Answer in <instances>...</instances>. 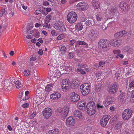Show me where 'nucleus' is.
Returning <instances> with one entry per match:
<instances>
[{
	"mask_svg": "<svg viewBox=\"0 0 134 134\" xmlns=\"http://www.w3.org/2000/svg\"><path fill=\"white\" fill-rule=\"evenodd\" d=\"M53 87V84L51 83L49 84L46 86L45 87L46 91L49 92L51 91Z\"/></svg>",
	"mask_w": 134,
	"mask_h": 134,
	"instance_id": "32",
	"label": "nucleus"
},
{
	"mask_svg": "<svg viewBox=\"0 0 134 134\" xmlns=\"http://www.w3.org/2000/svg\"><path fill=\"white\" fill-rule=\"evenodd\" d=\"M120 7L122 10L124 11H126L128 9L127 4L125 2H121Z\"/></svg>",
	"mask_w": 134,
	"mask_h": 134,
	"instance_id": "21",
	"label": "nucleus"
},
{
	"mask_svg": "<svg viewBox=\"0 0 134 134\" xmlns=\"http://www.w3.org/2000/svg\"><path fill=\"white\" fill-rule=\"evenodd\" d=\"M9 82L10 83V84H12V83L13 82L14 80V78L13 77H11L9 79Z\"/></svg>",
	"mask_w": 134,
	"mask_h": 134,
	"instance_id": "58",
	"label": "nucleus"
},
{
	"mask_svg": "<svg viewBox=\"0 0 134 134\" xmlns=\"http://www.w3.org/2000/svg\"><path fill=\"white\" fill-rule=\"evenodd\" d=\"M21 5L23 8L24 10H26L27 9V6L25 4H21Z\"/></svg>",
	"mask_w": 134,
	"mask_h": 134,
	"instance_id": "63",
	"label": "nucleus"
},
{
	"mask_svg": "<svg viewBox=\"0 0 134 134\" xmlns=\"http://www.w3.org/2000/svg\"><path fill=\"white\" fill-rule=\"evenodd\" d=\"M78 43L80 45H85L86 47H88V44L83 41H78Z\"/></svg>",
	"mask_w": 134,
	"mask_h": 134,
	"instance_id": "40",
	"label": "nucleus"
},
{
	"mask_svg": "<svg viewBox=\"0 0 134 134\" xmlns=\"http://www.w3.org/2000/svg\"><path fill=\"white\" fill-rule=\"evenodd\" d=\"M122 41L118 37L111 40L109 42V43L111 46L113 47H118L120 46L122 43Z\"/></svg>",
	"mask_w": 134,
	"mask_h": 134,
	"instance_id": "9",
	"label": "nucleus"
},
{
	"mask_svg": "<svg viewBox=\"0 0 134 134\" xmlns=\"http://www.w3.org/2000/svg\"><path fill=\"white\" fill-rule=\"evenodd\" d=\"M92 21L91 20H87L86 21L85 23L86 25H92Z\"/></svg>",
	"mask_w": 134,
	"mask_h": 134,
	"instance_id": "47",
	"label": "nucleus"
},
{
	"mask_svg": "<svg viewBox=\"0 0 134 134\" xmlns=\"http://www.w3.org/2000/svg\"><path fill=\"white\" fill-rule=\"evenodd\" d=\"M120 70H118V71L115 74V76L116 77L118 78V77H119L120 75H121V74L120 73Z\"/></svg>",
	"mask_w": 134,
	"mask_h": 134,
	"instance_id": "51",
	"label": "nucleus"
},
{
	"mask_svg": "<svg viewBox=\"0 0 134 134\" xmlns=\"http://www.w3.org/2000/svg\"><path fill=\"white\" fill-rule=\"evenodd\" d=\"M98 34V32L97 30L93 29L90 31L89 36L91 39H93L97 37Z\"/></svg>",
	"mask_w": 134,
	"mask_h": 134,
	"instance_id": "16",
	"label": "nucleus"
},
{
	"mask_svg": "<svg viewBox=\"0 0 134 134\" xmlns=\"http://www.w3.org/2000/svg\"><path fill=\"white\" fill-rule=\"evenodd\" d=\"M73 115L75 117L81 119L82 118V113L81 112L78 110H76L73 113Z\"/></svg>",
	"mask_w": 134,
	"mask_h": 134,
	"instance_id": "22",
	"label": "nucleus"
},
{
	"mask_svg": "<svg viewBox=\"0 0 134 134\" xmlns=\"http://www.w3.org/2000/svg\"><path fill=\"white\" fill-rule=\"evenodd\" d=\"M5 12V10L4 9H3L2 10H0V17H2Z\"/></svg>",
	"mask_w": 134,
	"mask_h": 134,
	"instance_id": "52",
	"label": "nucleus"
},
{
	"mask_svg": "<svg viewBox=\"0 0 134 134\" xmlns=\"http://www.w3.org/2000/svg\"><path fill=\"white\" fill-rule=\"evenodd\" d=\"M113 53L115 54H119L121 53L119 49L114 50L113 51Z\"/></svg>",
	"mask_w": 134,
	"mask_h": 134,
	"instance_id": "48",
	"label": "nucleus"
},
{
	"mask_svg": "<svg viewBox=\"0 0 134 134\" xmlns=\"http://www.w3.org/2000/svg\"><path fill=\"white\" fill-rule=\"evenodd\" d=\"M9 79H6L4 81V85L5 87H7V88L11 86V85H10V83L9 82Z\"/></svg>",
	"mask_w": 134,
	"mask_h": 134,
	"instance_id": "34",
	"label": "nucleus"
},
{
	"mask_svg": "<svg viewBox=\"0 0 134 134\" xmlns=\"http://www.w3.org/2000/svg\"><path fill=\"white\" fill-rule=\"evenodd\" d=\"M116 10L114 8H111L109 14H107V15H110L113 16L114 15V14L115 13Z\"/></svg>",
	"mask_w": 134,
	"mask_h": 134,
	"instance_id": "39",
	"label": "nucleus"
},
{
	"mask_svg": "<svg viewBox=\"0 0 134 134\" xmlns=\"http://www.w3.org/2000/svg\"><path fill=\"white\" fill-rule=\"evenodd\" d=\"M29 93V92L28 91H27L25 92V94L26 96L23 98V100H26L29 98V97L28 96V95Z\"/></svg>",
	"mask_w": 134,
	"mask_h": 134,
	"instance_id": "41",
	"label": "nucleus"
},
{
	"mask_svg": "<svg viewBox=\"0 0 134 134\" xmlns=\"http://www.w3.org/2000/svg\"><path fill=\"white\" fill-rule=\"evenodd\" d=\"M132 113V110L131 109L129 108L125 109L122 112V118L124 120H127L131 118Z\"/></svg>",
	"mask_w": 134,
	"mask_h": 134,
	"instance_id": "4",
	"label": "nucleus"
},
{
	"mask_svg": "<svg viewBox=\"0 0 134 134\" xmlns=\"http://www.w3.org/2000/svg\"><path fill=\"white\" fill-rule=\"evenodd\" d=\"M51 34L53 36H55L57 35L56 34L55 31V30H52L51 32Z\"/></svg>",
	"mask_w": 134,
	"mask_h": 134,
	"instance_id": "64",
	"label": "nucleus"
},
{
	"mask_svg": "<svg viewBox=\"0 0 134 134\" xmlns=\"http://www.w3.org/2000/svg\"><path fill=\"white\" fill-rule=\"evenodd\" d=\"M70 100L72 102H74L78 101L80 98V96L74 92H72L70 94Z\"/></svg>",
	"mask_w": 134,
	"mask_h": 134,
	"instance_id": "13",
	"label": "nucleus"
},
{
	"mask_svg": "<svg viewBox=\"0 0 134 134\" xmlns=\"http://www.w3.org/2000/svg\"><path fill=\"white\" fill-rule=\"evenodd\" d=\"M51 16L50 15L47 16L46 18L45 23L49 22L51 19Z\"/></svg>",
	"mask_w": 134,
	"mask_h": 134,
	"instance_id": "43",
	"label": "nucleus"
},
{
	"mask_svg": "<svg viewBox=\"0 0 134 134\" xmlns=\"http://www.w3.org/2000/svg\"><path fill=\"white\" fill-rule=\"evenodd\" d=\"M95 109H88L87 110V114L90 115H91L94 114L95 113Z\"/></svg>",
	"mask_w": 134,
	"mask_h": 134,
	"instance_id": "30",
	"label": "nucleus"
},
{
	"mask_svg": "<svg viewBox=\"0 0 134 134\" xmlns=\"http://www.w3.org/2000/svg\"><path fill=\"white\" fill-rule=\"evenodd\" d=\"M24 73L25 76H28L30 74V72L29 70H26L24 71Z\"/></svg>",
	"mask_w": 134,
	"mask_h": 134,
	"instance_id": "45",
	"label": "nucleus"
},
{
	"mask_svg": "<svg viewBox=\"0 0 134 134\" xmlns=\"http://www.w3.org/2000/svg\"><path fill=\"white\" fill-rule=\"evenodd\" d=\"M36 112H33L30 116V119H32L34 118V116L36 115Z\"/></svg>",
	"mask_w": 134,
	"mask_h": 134,
	"instance_id": "56",
	"label": "nucleus"
},
{
	"mask_svg": "<svg viewBox=\"0 0 134 134\" xmlns=\"http://www.w3.org/2000/svg\"><path fill=\"white\" fill-rule=\"evenodd\" d=\"M90 107H93V108L94 107H96L95 104L94 102H90L87 104L86 108H89Z\"/></svg>",
	"mask_w": 134,
	"mask_h": 134,
	"instance_id": "35",
	"label": "nucleus"
},
{
	"mask_svg": "<svg viewBox=\"0 0 134 134\" xmlns=\"http://www.w3.org/2000/svg\"><path fill=\"white\" fill-rule=\"evenodd\" d=\"M59 130L57 128H55L52 130H50L48 132V134H58Z\"/></svg>",
	"mask_w": 134,
	"mask_h": 134,
	"instance_id": "26",
	"label": "nucleus"
},
{
	"mask_svg": "<svg viewBox=\"0 0 134 134\" xmlns=\"http://www.w3.org/2000/svg\"><path fill=\"white\" fill-rule=\"evenodd\" d=\"M69 111V108L68 106H65L62 109L59 117L61 118H64L68 115Z\"/></svg>",
	"mask_w": 134,
	"mask_h": 134,
	"instance_id": "14",
	"label": "nucleus"
},
{
	"mask_svg": "<svg viewBox=\"0 0 134 134\" xmlns=\"http://www.w3.org/2000/svg\"><path fill=\"white\" fill-rule=\"evenodd\" d=\"M36 60V58L35 57H32L30 58V61H35Z\"/></svg>",
	"mask_w": 134,
	"mask_h": 134,
	"instance_id": "61",
	"label": "nucleus"
},
{
	"mask_svg": "<svg viewBox=\"0 0 134 134\" xmlns=\"http://www.w3.org/2000/svg\"><path fill=\"white\" fill-rule=\"evenodd\" d=\"M77 16L76 13L73 12H70L68 14L67 17L68 21L70 24L75 22L77 20Z\"/></svg>",
	"mask_w": 134,
	"mask_h": 134,
	"instance_id": "3",
	"label": "nucleus"
},
{
	"mask_svg": "<svg viewBox=\"0 0 134 134\" xmlns=\"http://www.w3.org/2000/svg\"><path fill=\"white\" fill-rule=\"evenodd\" d=\"M41 13V11L39 10H37L35 12V14L36 15H38L39 14Z\"/></svg>",
	"mask_w": 134,
	"mask_h": 134,
	"instance_id": "53",
	"label": "nucleus"
},
{
	"mask_svg": "<svg viewBox=\"0 0 134 134\" xmlns=\"http://www.w3.org/2000/svg\"><path fill=\"white\" fill-rule=\"evenodd\" d=\"M74 56V53L72 52H71L69 53L68 57L69 59H71L73 58Z\"/></svg>",
	"mask_w": 134,
	"mask_h": 134,
	"instance_id": "46",
	"label": "nucleus"
},
{
	"mask_svg": "<svg viewBox=\"0 0 134 134\" xmlns=\"http://www.w3.org/2000/svg\"><path fill=\"white\" fill-rule=\"evenodd\" d=\"M63 66V70L65 69L66 71H69L70 70L72 69V68L71 66H70V65H67L66 64H64Z\"/></svg>",
	"mask_w": 134,
	"mask_h": 134,
	"instance_id": "31",
	"label": "nucleus"
},
{
	"mask_svg": "<svg viewBox=\"0 0 134 134\" xmlns=\"http://www.w3.org/2000/svg\"><path fill=\"white\" fill-rule=\"evenodd\" d=\"M78 66L80 68H77L76 70L82 74H85V71L87 72L89 71V69L86 68V66L84 64H79Z\"/></svg>",
	"mask_w": 134,
	"mask_h": 134,
	"instance_id": "10",
	"label": "nucleus"
},
{
	"mask_svg": "<svg viewBox=\"0 0 134 134\" xmlns=\"http://www.w3.org/2000/svg\"><path fill=\"white\" fill-rule=\"evenodd\" d=\"M130 94V101L131 102H133L134 101V90L131 92Z\"/></svg>",
	"mask_w": 134,
	"mask_h": 134,
	"instance_id": "38",
	"label": "nucleus"
},
{
	"mask_svg": "<svg viewBox=\"0 0 134 134\" xmlns=\"http://www.w3.org/2000/svg\"><path fill=\"white\" fill-rule=\"evenodd\" d=\"M97 107L98 109H102L103 107V105H101L100 103H98L97 104Z\"/></svg>",
	"mask_w": 134,
	"mask_h": 134,
	"instance_id": "55",
	"label": "nucleus"
},
{
	"mask_svg": "<svg viewBox=\"0 0 134 134\" xmlns=\"http://www.w3.org/2000/svg\"><path fill=\"white\" fill-rule=\"evenodd\" d=\"M110 118V116L109 115H105L103 116L100 121L101 125L102 126H105L107 125L108 120Z\"/></svg>",
	"mask_w": 134,
	"mask_h": 134,
	"instance_id": "15",
	"label": "nucleus"
},
{
	"mask_svg": "<svg viewBox=\"0 0 134 134\" xmlns=\"http://www.w3.org/2000/svg\"><path fill=\"white\" fill-rule=\"evenodd\" d=\"M64 37L65 36L64 34H60L57 37V39L58 40H60L64 38Z\"/></svg>",
	"mask_w": 134,
	"mask_h": 134,
	"instance_id": "44",
	"label": "nucleus"
},
{
	"mask_svg": "<svg viewBox=\"0 0 134 134\" xmlns=\"http://www.w3.org/2000/svg\"><path fill=\"white\" fill-rule=\"evenodd\" d=\"M125 92H122L120 94L118 97V100L119 101L122 103L124 100L125 97Z\"/></svg>",
	"mask_w": 134,
	"mask_h": 134,
	"instance_id": "27",
	"label": "nucleus"
},
{
	"mask_svg": "<svg viewBox=\"0 0 134 134\" xmlns=\"http://www.w3.org/2000/svg\"><path fill=\"white\" fill-rule=\"evenodd\" d=\"M62 109L60 107H59L55 111V114L56 115L59 116L61 113L62 112Z\"/></svg>",
	"mask_w": 134,
	"mask_h": 134,
	"instance_id": "33",
	"label": "nucleus"
},
{
	"mask_svg": "<svg viewBox=\"0 0 134 134\" xmlns=\"http://www.w3.org/2000/svg\"><path fill=\"white\" fill-rule=\"evenodd\" d=\"M125 34V31H120L116 33L114 35V37L115 38L121 37L124 35Z\"/></svg>",
	"mask_w": 134,
	"mask_h": 134,
	"instance_id": "25",
	"label": "nucleus"
},
{
	"mask_svg": "<svg viewBox=\"0 0 134 134\" xmlns=\"http://www.w3.org/2000/svg\"><path fill=\"white\" fill-rule=\"evenodd\" d=\"M109 101H110V104L112 103L114 101V98L113 97H107Z\"/></svg>",
	"mask_w": 134,
	"mask_h": 134,
	"instance_id": "42",
	"label": "nucleus"
},
{
	"mask_svg": "<svg viewBox=\"0 0 134 134\" xmlns=\"http://www.w3.org/2000/svg\"><path fill=\"white\" fill-rule=\"evenodd\" d=\"M15 84L16 87L17 88H20L22 86L21 82L19 80L15 81Z\"/></svg>",
	"mask_w": 134,
	"mask_h": 134,
	"instance_id": "29",
	"label": "nucleus"
},
{
	"mask_svg": "<svg viewBox=\"0 0 134 134\" xmlns=\"http://www.w3.org/2000/svg\"><path fill=\"white\" fill-rule=\"evenodd\" d=\"M107 42L106 39H102L99 41L98 43V47L99 49L103 51L107 50Z\"/></svg>",
	"mask_w": 134,
	"mask_h": 134,
	"instance_id": "1",
	"label": "nucleus"
},
{
	"mask_svg": "<svg viewBox=\"0 0 134 134\" xmlns=\"http://www.w3.org/2000/svg\"><path fill=\"white\" fill-rule=\"evenodd\" d=\"M80 84V82L77 80H75L73 81L71 83V85L72 87L74 88H76L79 86Z\"/></svg>",
	"mask_w": 134,
	"mask_h": 134,
	"instance_id": "24",
	"label": "nucleus"
},
{
	"mask_svg": "<svg viewBox=\"0 0 134 134\" xmlns=\"http://www.w3.org/2000/svg\"><path fill=\"white\" fill-rule=\"evenodd\" d=\"M91 87V84L85 83L80 86V88L81 90V92L83 96L88 94L90 91Z\"/></svg>",
	"mask_w": 134,
	"mask_h": 134,
	"instance_id": "2",
	"label": "nucleus"
},
{
	"mask_svg": "<svg viewBox=\"0 0 134 134\" xmlns=\"http://www.w3.org/2000/svg\"><path fill=\"white\" fill-rule=\"evenodd\" d=\"M66 124L67 126L71 127L75 125V121L72 116H70L66 119Z\"/></svg>",
	"mask_w": 134,
	"mask_h": 134,
	"instance_id": "12",
	"label": "nucleus"
},
{
	"mask_svg": "<svg viewBox=\"0 0 134 134\" xmlns=\"http://www.w3.org/2000/svg\"><path fill=\"white\" fill-rule=\"evenodd\" d=\"M61 94L58 92H54L51 94L50 96L51 99H52L57 100L60 98Z\"/></svg>",
	"mask_w": 134,
	"mask_h": 134,
	"instance_id": "19",
	"label": "nucleus"
},
{
	"mask_svg": "<svg viewBox=\"0 0 134 134\" xmlns=\"http://www.w3.org/2000/svg\"><path fill=\"white\" fill-rule=\"evenodd\" d=\"M82 16V18L81 19V21L82 22L85 21L86 20V17L83 14Z\"/></svg>",
	"mask_w": 134,
	"mask_h": 134,
	"instance_id": "54",
	"label": "nucleus"
},
{
	"mask_svg": "<svg viewBox=\"0 0 134 134\" xmlns=\"http://www.w3.org/2000/svg\"><path fill=\"white\" fill-rule=\"evenodd\" d=\"M40 89H42V88H38L37 89L36 91V94L38 95L39 96V97H40V96L41 95V91H40Z\"/></svg>",
	"mask_w": 134,
	"mask_h": 134,
	"instance_id": "50",
	"label": "nucleus"
},
{
	"mask_svg": "<svg viewBox=\"0 0 134 134\" xmlns=\"http://www.w3.org/2000/svg\"><path fill=\"white\" fill-rule=\"evenodd\" d=\"M53 113L52 109L50 108H46L42 111L44 118L48 119L52 115Z\"/></svg>",
	"mask_w": 134,
	"mask_h": 134,
	"instance_id": "7",
	"label": "nucleus"
},
{
	"mask_svg": "<svg viewBox=\"0 0 134 134\" xmlns=\"http://www.w3.org/2000/svg\"><path fill=\"white\" fill-rule=\"evenodd\" d=\"M62 83V87L63 90L65 92L67 91L70 88V81L68 79H63Z\"/></svg>",
	"mask_w": 134,
	"mask_h": 134,
	"instance_id": "8",
	"label": "nucleus"
},
{
	"mask_svg": "<svg viewBox=\"0 0 134 134\" xmlns=\"http://www.w3.org/2000/svg\"><path fill=\"white\" fill-rule=\"evenodd\" d=\"M44 100V99H42L41 98V97H39V95H37L33 98V103L34 104H36L37 105L40 104Z\"/></svg>",
	"mask_w": 134,
	"mask_h": 134,
	"instance_id": "17",
	"label": "nucleus"
},
{
	"mask_svg": "<svg viewBox=\"0 0 134 134\" xmlns=\"http://www.w3.org/2000/svg\"><path fill=\"white\" fill-rule=\"evenodd\" d=\"M122 123L119 122L114 127V129L116 130H118L122 126Z\"/></svg>",
	"mask_w": 134,
	"mask_h": 134,
	"instance_id": "37",
	"label": "nucleus"
},
{
	"mask_svg": "<svg viewBox=\"0 0 134 134\" xmlns=\"http://www.w3.org/2000/svg\"><path fill=\"white\" fill-rule=\"evenodd\" d=\"M104 13L102 11H97L96 15V19L98 21H100L102 19Z\"/></svg>",
	"mask_w": 134,
	"mask_h": 134,
	"instance_id": "20",
	"label": "nucleus"
},
{
	"mask_svg": "<svg viewBox=\"0 0 134 134\" xmlns=\"http://www.w3.org/2000/svg\"><path fill=\"white\" fill-rule=\"evenodd\" d=\"M56 30L60 31L63 32L66 31V28L63 23L61 21H57L53 26Z\"/></svg>",
	"mask_w": 134,
	"mask_h": 134,
	"instance_id": "5",
	"label": "nucleus"
},
{
	"mask_svg": "<svg viewBox=\"0 0 134 134\" xmlns=\"http://www.w3.org/2000/svg\"><path fill=\"white\" fill-rule=\"evenodd\" d=\"M92 4L96 11H99L100 10V2L97 1L93 0L92 2Z\"/></svg>",
	"mask_w": 134,
	"mask_h": 134,
	"instance_id": "18",
	"label": "nucleus"
},
{
	"mask_svg": "<svg viewBox=\"0 0 134 134\" xmlns=\"http://www.w3.org/2000/svg\"><path fill=\"white\" fill-rule=\"evenodd\" d=\"M66 50V47L65 46H63L61 47L60 51L62 54L65 53Z\"/></svg>",
	"mask_w": 134,
	"mask_h": 134,
	"instance_id": "36",
	"label": "nucleus"
},
{
	"mask_svg": "<svg viewBox=\"0 0 134 134\" xmlns=\"http://www.w3.org/2000/svg\"><path fill=\"white\" fill-rule=\"evenodd\" d=\"M134 87V80L132 81L129 84V88L131 89Z\"/></svg>",
	"mask_w": 134,
	"mask_h": 134,
	"instance_id": "49",
	"label": "nucleus"
},
{
	"mask_svg": "<svg viewBox=\"0 0 134 134\" xmlns=\"http://www.w3.org/2000/svg\"><path fill=\"white\" fill-rule=\"evenodd\" d=\"M86 104V103L84 102L83 100L80 101L77 104V107L80 109H81L82 108L85 109Z\"/></svg>",
	"mask_w": 134,
	"mask_h": 134,
	"instance_id": "23",
	"label": "nucleus"
},
{
	"mask_svg": "<svg viewBox=\"0 0 134 134\" xmlns=\"http://www.w3.org/2000/svg\"><path fill=\"white\" fill-rule=\"evenodd\" d=\"M75 28L78 31H80L82 29L83 25L81 23H78L75 25Z\"/></svg>",
	"mask_w": 134,
	"mask_h": 134,
	"instance_id": "28",
	"label": "nucleus"
},
{
	"mask_svg": "<svg viewBox=\"0 0 134 134\" xmlns=\"http://www.w3.org/2000/svg\"><path fill=\"white\" fill-rule=\"evenodd\" d=\"M46 25H44V24H43V27H47L48 28H49L50 27V24H47L46 23Z\"/></svg>",
	"mask_w": 134,
	"mask_h": 134,
	"instance_id": "59",
	"label": "nucleus"
},
{
	"mask_svg": "<svg viewBox=\"0 0 134 134\" xmlns=\"http://www.w3.org/2000/svg\"><path fill=\"white\" fill-rule=\"evenodd\" d=\"M103 104L105 107L107 106L110 104L108 102L107 103V102L105 100L103 102Z\"/></svg>",
	"mask_w": 134,
	"mask_h": 134,
	"instance_id": "62",
	"label": "nucleus"
},
{
	"mask_svg": "<svg viewBox=\"0 0 134 134\" xmlns=\"http://www.w3.org/2000/svg\"><path fill=\"white\" fill-rule=\"evenodd\" d=\"M105 64L104 62H100L99 63V66H102Z\"/></svg>",
	"mask_w": 134,
	"mask_h": 134,
	"instance_id": "57",
	"label": "nucleus"
},
{
	"mask_svg": "<svg viewBox=\"0 0 134 134\" xmlns=\"http://www.w3.org/2000/svg\"><path fill=\"white\" fill-rule=\"evenodd\" d=\"M77 8L79 10L85 11L89 7L87 3L85 1H82L78 3L76 5Z\"/></svg>",
	"mask_w": 134,
	"mask_h": 134,
	"instance_id": "6",
	"label": "nucleus"
},
{
	"mask_svg": "<svg viewBox=\"0 0 134 134\" xmlns=\"http://www.w3.org/2000/svg\"><path fill=\"white\" fill-rule=\"evenodd\" d=\"M118 88V87L117 85L114 84L108 87V91L109 93L113 94L117 92Z\"/></svg>",
	"mask_w": 134,
	"mask_h": 134,
	"instance_id": "11",
	"label": "nucleus"
},
{
	"mask_svg": "<svg viewBox=\"0 0 134 134\" xmlns=\"http://www.w3.org/2000/svg\"><path fill=\"white\" fill-rule=\"evenodd\" d=\"M38 53L39 54L41 55L43 54V51L41 49H40L38 52Z\"/></svg>",
	"mask_w": 134,
	"mask_h": 134,
	"instance_id": "60",
	"label": "nucleus"
}]
</instances>
